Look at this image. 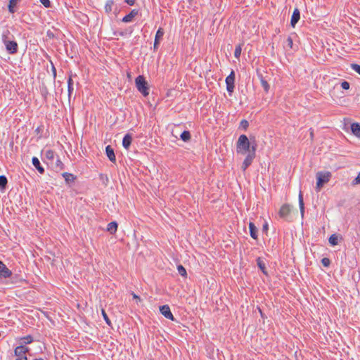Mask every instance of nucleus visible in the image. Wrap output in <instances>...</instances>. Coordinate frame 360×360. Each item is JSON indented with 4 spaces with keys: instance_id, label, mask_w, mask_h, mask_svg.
Listing matches in <instances>:
<instances>
[{
    "instance_id": "43",
    "label": "nucleus",
    "mask_w": 360,
    "mask_h": 360,
    "mask_svg": "<svg viewBox=\"0 0 360 360\" xmlns=\"http://www.w3.org/2000/svg\"><path fill=\"white\" fill-rule=\"evenodd\" d=\"M68 86H73L72 79V77L70 76L68 81Z\"/></svg>"
},
{
    "instance_id": "27",
    "label": "nucleus",
    "mask_w": 360,
    "mask_h": 360,
    "mask_svg": "<svg viewBox=\"0 0 360 360\" xmlns=\"http://www.w3.org/2000/svg\"><path fill=\"white\" fill-rule=\"evenodd\" d=\"M101 314H102V316H103V319H104V320H105V323H106L108 326H111V324H112V323H111V321H110V319L108 318V315H107V314H106L105 311L103 309H101Z\"/></svg>"
},
{
    "instance_id": "45",
    "label": "nucleus",
    "mask_w": 360,
    "mask_h": 360,
    "mask_svg": "<svg viewBox=\"0 0 360 360\" xmlns=\"http://www.w3.org/2000/svg\"><path fill=\"white\" fill-rule=\"evenodd\" d=\"M108 225H117L116 221H111Z\"/></svg>"
},
{
    "instance_id": "40",
    "label": "nucleus",
    "mask_w": 360,
    "mask_h": 360,
    "mask_svg": "<svg viewBox=\"0 0 360 360\" xmlns=\"http://www.w3.org/2000/svg\"><path fill=\"white\" fill-rule=\"evenodd\" d=\"M132 296H133V298L134 300H136L137 302L141 301L140 297L138 296L137 295H136L135 293H132Z\"/></svg>"
},
{
    "instance_id": "6",
    "label": "nucleus",
    "mask_w": 360,
    "mask_h": 360,
    "mask_svg": "<svg viewBox=\"0 0 360 360\" xmlns=\"http://www.w3.org/2000/svg\"><path fill=\"white\" fill-rule=\"evenodd\" d=\"M4 44H5V46H6V49L7 51L9 53L13 54V53H15L17 52V51H18V44H17L16 41L5 40L4 41Z\"/></svg>"
},
{
    "instance_id": "3",
    "label": "nucleus",
    "mask_w": 360,
    "mask_h": 360,
    "mask_svg": "<svg viewBox=\"0 0 360 360\" xmlns=\"http://www.w3.org/2000/svg\"><path fill=\"white\" fill-rule=\"evenodd\" d=\"M316 190L317 191H319L321 188L323 187V186L328 183L331 176L332 174L330 172L328 171H324V172H318L316 173Z\"/></svg>"
},
{
    "instance_id": "28",
    "label": "nucleus",
    "mask_w": 360,
    "mask_h": 360,
    "mask_svg": "<svg viewBox=\"0 0 360 360\" xmlns=\"http://www.w3.org/2000/svg\"><path fill=\"white\" fill-rule=\"evenodd\" d=\"M242 51V47L240 44H238L236 46L235 51H234V56L237 58H238L241 54Z\"/></svg>"
},
{
    "instance_id": "24",
    "label": "nucleus",
    "mask_w": 360,
    "mask_h": 360,
    "mask_svg": "<svg viewBox=\"0 0 360 360\" xmlns=\"http://www.w3.org/2000/svg\"><path fill=\"white\" fill-rule=\"evenodd\" d=\"M18 0H10L8 4V11L10 13H13L15 12L14 6L16 5Z\"/></svg>"
},
{
    "instance_id": "5",
    "label": "nucleus",
    "mask_w": 360,
    "mask_h": 360,
    "mask_svg": "<svg viewBox=\"0 0 360 360\" xmlns=\"http://www.w3.org/2000/svg\"><path fill=\"white\" fill-rule=\"evenodd\" d=\"M291 207L288 204L283 205L278 212L281 218L288 219L291 213Z\"/></svg>"
},
{
    "instance_id": "34",
    "label": "nucleus",
    "mask_w": 360,
    "mask_h": 360,
    "mask_svg": "<svg viewBox=\"0 0 360 360\" xmlns=\"http://www.w3.org/2000/svg\"><path fill=\"white\" fill-rule=\"evenodd\" d=\"M56 169H62L63 168V164L60 160L58 159L56 162Z\"/></svg>"
},
{
    "instance_id": "36",
    "label": "nucleus",
    "mask_w": 360,
    "mask_h": 360,
    "mask_svg": "<svg viewBox=\"0 0 360 360\" xmlns=\"http://www.w3.org/2000/svg\"><path fill=\"white\" fill-rule=\"evenodd\" d=\"M40 2L44 5V7L49 8L51 6L49 0H39Z\"/></svg>"
},
{
    "instance_id": "7",
    "label": "nucleus",
    "mask_w": 360,
    "mask_h": 360,
    "mask_svg": "<svg viewBox=\"0 0 360 360\" xmlns=\"http://www.w3.org/2000/svg\"><path fill=\"white\" fill-rule=\"evenodd\" d=\"M160 313L167 319L173 321L174 319L170 308L168 305H163L160 307Z\"/></svg>"
},
{
    "instance_id": "18",
    "label": "nucleus",
    "mask_w": 360,
    "mask_h": 360,
    "mask_svg": "<svg viewBox=\"0 0 360 360\" xmlns=\"http://www.w3.org/2000/svg\"><path fill=\"white\" fill-rule=\"evenodd\" d=\"M257 263L259 268L262 270V271L264 274H266L267 273L266 271V266H265V264H264V261L260 257H258L257 259Z\"/></svg>"
},
{
    "instance_id": "49",
    "label": "nucleus",
    "mask_w": 360,
    "mask_h": 360,
    "mask_svg": "<svg viewBox=\"0 0 360 360\" xmlns=\"http://www.w3.org/2000/svg\"><path fill=\"white\" fill-rule=\"evenodd\" d=\"M53 68V74H54V75H56V69L54 68Z\"/></svg>"
},
{
    "instance_id": "19",
    "label": "nucleus",
    "mask_w": 360,
    "mask_h": 360,
    "mask_svg": "<svg viewBox=\"0 0 360 360\" xmlns=\"http://www.w3.org/2000/svg\"><path fill=\"white\" fill-rule=\"evenodd\" d=\"M298 200H299V206H300V211H301V214H303V212H304V200H303L302 193L301 191H300L299 196H298Z\"/></svg>"
},
{
    "instance_id": "38",
    "label": "nucleus",
    "mask_w": 360,
    "mask_h": 360,
    "mask_svg": "<svg viewBox=\"0 0 360 360\" xmlns=\"http://www.w3.org/2000/svg\"><path fill=\"white\" fill-rule=\"evenodd\" d=\"M23 340H25V342L27 344L31 343L33 341L32 337L30 335L24 337Z\"/></svg>"
},
{
    "instance_id": "16",
    "label": "nucleus",
    "mask_w": 360,
    "mask_h": 360,
    "mask_svg": "<svg viewBox=\"0 0 360 360\" xmlns=\"http://www.w3.org/2000/svg\"><path fill=\"white\" fill-rule=\"evenodd\" d=\"M132 138L129 134H126L122 140V146L124 148L128 149L131 143Z\"/></svg>"
},
{
    "instance_id": "47",
    "label": "nucleus",
    "mask_w": 360,
    "mask_h": 360,
    "mask_svg": "<svg viewBox=\"0 0 360 360\" xmlns=\"http://www.w3.org/2000/svg\"><path fill=\"white\" fill-rule=\"evenodd\" d=\"M127 77H128L129 78H130V77H131L130 72H128V73H127Z\"/></svg>"
},
{
    "instance_id": "4",
    "label": "nucleus",
    "mask_w": 360,
    "mask_h": 360,
    "mask_svg": "<svg viewBox=\"0 0 360 360\" xmlns=\"http://www.w3.org/2000/svg\"><path fill=\"white\" fill-rule=\"evenodd\" d=\"M234 81H235V73L234 71L232 70L229 76L226 78V90L229 92V95H231L233 92L235 85H234Z\"/></svg>"
},
{
    "instance_id": "13",
    "label": "nucleus",
    "mask_w": 360,
    "mask_h": 360,
    "mask_svg": "<svg viewBox=\"0 0 360 360\" xmlns=\"http://www.w3.org/2000/svg\"><path fill=\"white\" fill-rule=\"evenodd\" d=\"M105 153H106L108 158H109V160L110 161H112L113 162H115V160H116L115 155L113 149L111 148L110 146H107L105 147Z\"/></svg>"
},
{
    "instance_id": "44",
    "label": "nucleus",
    "mask_w": 360,
    "mask_h": 360,
    "mask_svg": "<svg viewBox=\"0 0 360 360\" xmlns=\"http://www.w3.org/2000/svg\"><path fill=\"white\" fill-rule=\"evenodd\" d=\"M16 360H27L26 356H21L16 359Z\"/></svg>"
},
{
    "instance_id": "31",
    "label": "nucleus",
    "mask_w": 360,
    "mask_h": 360,
    "mask_svg": "<svg viewBox=\"0 0 360 360\" xmlns=\"http://www.w3.org/2000/svg\"><path fill=\"white\" fill-rule=\"evenodd\" d=\"M351 68L353 70L360 75V65L358 64H352Z\"/></svg>"
},
{
    "instance_id": "11",
    "label": "nucleus",
    "mask_w": 360,
    "mask_h": 360,
    "mask_svg": "<svg viewBox=\"0 0 360 360\" xmlns=\"http://www.w3.org/2000/svg\"><path fill=\"white\" fill-rule=\"evenodd\" d=\"M164 30L162 28L160 27L155 34V41H154V49H157L159 45V40L163 37Z\"/></svg>"
},
{
    "instance_id": "15",
    "label": "nucleus",
    "mask_w": 360,
    "mask_h": 360,
    "mask_svg": "<svg viewBox=\"0 0 360 360\" xmlns=\"http://www.w3.org/2000/svg\"><path fill=\"white\" fill-rule=\"evenodd\" d=\"M351 130L354 136L360 139V124L352 123L351 124Z\"/></svg>"
},
{
    "instance_id": "23",
    "label": "nucleus",
    "mask_w": 360,
    "mask_h": 360,
    "mask_svg": "<svg viewBox=\"0 0 360 360\" xmlns=\"http://www.w3.org/2000/svg\"><path fill=\"white\" fill-rule=\"evenodd\" d=\"M260 82H261V84H262V87L264 88L265 92L266 93L269 92L270 86L268 84V82L263 77H262L260 79Z\"/></svg>"
},
{
    "instance_id": "20",
    "label": "nucleus",
    "mask_w": 360,
    "mask_h": 360,
    "mask_svg": "<svg viewBox=\"0 0 360 360\" xmlns=\"http://www.w3.org/2000/svg\"><path fill=\"white\" fill-rule=\"evenodd\" d=\"M250 228V233L252 238H257V226H249Z\"/></svg>"
},
{
    "instance_id": "46",
    "label": "nucleus",
    "mask_w": 360,
    "mask_h": 360,
    "mask_svg": "<svg viewBox=\"0 0 360 360\" xmlns=\"http://www.w3.org/2000/svg\"><path fill=\"white\" fill-rule=\"evenodd\" d=\"M263 229H264V231L266 232L267 229H268V226H263Z\"/></svg>"
},
{
    "instance_id": "37",
    "label": "nucleus",
    "mask_w": 360,
    "mask_h": 360,
    "mask_svg": "<svg viewBox=\"0 0 360 360\" xmlns=\"http://www.w3.org/2000/svg\"><path fill=\"white\" fill-rule=\"evenodd\" d=\"M63 177H65L66 181H69L70 178H72V179H74L73 175L70 173L65 172L63 174Z\"/></svg>"
},
{
    "instance_id": "25",
    "label": "nucleus",
    "mask_w": 360,
    "mask_h": 360,
    "mask_svg": "<svg viewBox=\"0 0 360 360\" xmlns=\"http://www.w3.org/2000/svg\"><path fill=\"white\" fill-rule=\"evenodd\" d=\"M177 270H178L179 274L181 276H182L183 277L186 278L187 276L186 270V269L182 265H179L177 266Z\"/></svg>"
},
{
    "instance_id": "32",
    "label": "nucleus",
    "mask_w": 360,
    "mask_h": 360,
    "mask_svg": "<svg viewBox=\"0 0 360 360\" xmlns=\"http://www.w3.org/2000/svg\"><path fill=\"white\" fill-rule=\"evenodd\" d=\"M117 226H108L107 231L111 234H114L117 231Z\"/></svg>"
},
{
    "instance_id": "42",
    "label": "nucleus",
    "mask_w": 360,
    "mask_h": 360,
    "mask_svg": "<svg viewBox=\"0 0 360 360\" xmlns=\"http://www.w3.org/2000/svg\"><path fill=\"white\" fill-rule=\"evenodd\" d=\"M125 2L130 5V6H132L135 4V0H125Z\"/></svg>"
},
{
    "instance_id": "17",
    "label": "nucleus",
    "mask_w": 360,
    "mask_h": 360,
    "mask_svg": "<svg viewBox=\"0 0 360 360\" xmlns=\"http://www.w3.org/2000/svg\"><path fill=\"white\" fill-rule=\"evenodd\" d=\"M340 238L337 234L331 235L328 239L329 243L333 246L338 245Z\"/></svg>"
},
{
    "instance_id": "12",
    "label": "nucleus",
    "mask_w": 360,
    "mask_h": 360,
    "mask_svg": "<svg viewBox=\"0 0 360 360\" xmlns=\"http://www.w3.org/2000/svg\"><path fill=\"white\" fill-rule=\"evenodd\" d=\"M138 15V11L136 9H133L129 14L125 15L122 18V22H131L133 18Z\"/></svg>"
},
{
    "instance_id": "26",
    "label": "nucleus",
    "mask_w": 360,
    "mask_h": 360,
    "mask_svg": "<svg viewBox=\"0 0 360 360\" xmlns=\"http://www.w3.org/2000/svg\"><path fill=\"white\" fill-rule=\"evenodd\" d=\"M54 156H55V153L53 150H47L46 152H45V157L48 159V160H53V158H54Z\"/></svg>"
},
{
    "instance_id": "14",
    "label": "nucleus",
    "mask_w": 360,
    "mask_h": 360,
    "mask_svg": "<svg viewBox=\"0 0 360 360\" xmlns=\"http://www.w3.org/2000/svg\"><path fill=\"white\" fill-rule=\"evenodd\" d=\"M32 162L40 174H43L44 172V169L41 166L40 162L37 157L32 158Z\"/></svg>"
},
{
    "instance_id": "29",
    "label": "nucleus",
    "mask_w": 360,
    "mask_h": 360,
    "mask_svg": "<svg viewBox=\"0 0 360 360\" xmlns=\"http://www.w3.org/2000/svg\"><path fill=\"white\" fill-rule=\"evenodd\" d=\"M248 125H249V123L245 120H241V122L240 123V127H242L243 129H244L245 130L247 129V128L248 127Z\"/></svg>"
},
{
    "instance_id": "21",
    "label": "nucleus",
    "mask_w": 360,
    "mask_h": 360,
    "mask_svg": "<svg viewBox=\"0 0 360 360\" xmlns=\"http://www.w3.org/2000/svg\"><path fill=\"white\" fill-rule=\"evenodd\" d=\"M180 136L184 141H188L191 139V134L188 131H183Z\"/></svg>"
},
{
    "instance_id": "8",
    "label": "nucleus",
    "mask_w": 360,
    "mask_h": 360,
    "mask_svg": "<svg viewBox=\"0 0 360 360\" xmlns=\"http://www.w3.org/2000/svg\"><path fill=\"white\" fill-rule=\"evenodd\" d=\"M12 275L11 271L0 261V277L9 278Z\"/></svg>"
},
{
    "instance_id": "1",
    "label": "nucleus",
    "mask_w": 360,
    "mask_h": 360,
    "mask_svg": "<svg viewBox=\"0 0 360 360\" xmlns=\"http://www.w3.org/2000/svg\"><path fill=\"white\" fill-rule=\"evenodd\" d=\"M256 149L257 145H251L246 135L242 134L238 137L236 142V153L244 155L248 152L241 165V169L243 172L247 169L255 158Z\"/></svg>"
},
{
    "instance_id": "9",
    "label": "nucleus",
    "mask_w": 360,
    "mask_h": 360,
    "mask_svg": "<svg viewBox=\"0 0 360 360\" xmlns=\"http://www.w3.org/2000/svg\"><path fill=\"white\" fill-rule=\"evenodd\" d=\"M28 352V348L23 345H20L15 347L14 350V354L16 356H26L25 354Z\"/></svg>"
},
{
    "instance_id": "35",
    "label": "nucleus",
    "mask_w": 360,
    "mask_h": 360,
    "mask_svg": "<svg viewBox=\"0 0 360 360\" xmlns=\"http://www.w3.org/2000/svg\"><path fill=\"white\" fill-rule=\"evenodd\" d=\"M341 86L343 89L347 90L349 89V82L344 81L341 83Z\"/></svg>"
},
{
    "instance_id": "33",
    "label": "nucleus",
    "mask_w": 360,
    "mask_h": 360,
    "mask_svg": "<svg viewBox=\"0 0 360 360\" xmlns=\"http://www.w3.org/2000/svg\"><path fill=\"white\" fill-rule=\"evenodd\" d=\"M321 263L324 266H328L330 265V259L328 258H323L321 260Z\"/></svg>"
},
{
    "instance_id": "39",
    "label": "nucleus",
    "mask_w": 360,
    "mask_h": 360,
    "mask_svg": "<svg viewBox=\"0 0 360 360\" xmlns=\"http://www.w3.org/2000/svg\"><path fill=\"white\" fill-rule=\"evenodd\" d=\"M353 185H356L360 184V172L358 174L357 176L354 179L352 182Z\"/></svg>"
},
{
    "instance_id": "48",
    "label": "nucleus",
    "mask_w": 360,
    "mask_h": 360,
    "mask_svg": "<svg viewBox=\"0 0 360 360\" xmlns=\"http://www.w3.org/2000/svg\"><path fill=\"white\" fill-rule=\"evenodd\" d=\"M259 314L262 316V311L259 308Z\"/></svg>"
},
{
    "instance_id": "41",
    "label": "nucleus",
    "mask_w": 360,
    "mask_h": 360,
    "mask_svg": "<svg viewBox=\"0 0 360 360\" xmlns=\"http://www.w3.org/2000/svg\"><path fill=\"white\" fill-rule=\"evenodd\" d=\"M73 86H68V95L70 96L71 93L73 91Z\"/></svg>"
},
{
    "instance_id": "22",
    "label": "nucleus",
    "mask_w": 360,
    "mask_h": 360,
    "mask_svg": "<svg viewBox=\"0 0 360 360\" xmlns=\"http://www.w3.org/2000/svg\"><path fill=\"white\" fill-rule=\"evenodd\" d=\"M7 182H8V181L5 176H4V175L0 176V188L2 190L5 189Z\"/></svg>"
},
{
    "instance_id": "50",
    "label": "nucleus",
    "mask_w": 360,
    "mask_h": 360,
    "mask_svg": "<svg viewBox=\"0 0 360 360\" xmlns=\"http://www.w3.org/2000/svg\"><path fill=\"white\" fill-rule=\"evenodd\" d=\"M249 225H250V226H252V225H254V224H253V223H252V222H250V223H249Z\"/></svg>"
},
{
    "instance_id": "10",
    "label": "nucleus",
    "mask_w": 360,
    "mask_h": 360,
    "mask_svg": "<svg viewBox=\"0 0 360 360\" xmlns=\"http://www.w3.org/2000/svg\"><path fill=\"white\" fill-rule=\"evenodd\" d=\"M300 18V13L298 8H295L291 16L290 24L292 27H295L296 23Z\"/></svg>"
},
{
    "instance_id": "30",
    "label": "nucleus",
    "mask_w": 360,
    "mask_h": 360,
    "mask_svg": "<svg viewBox=\"0 0 360 360\" xmlns=\"http://www.w3.org/2000/svg\"><path fill=\"white\" fill-rule=\"evenodd\" d=\"M287 46L289 49H292L293 46V41L291 37H288L286 39Z\"/></svg>"
},
{
    "instance_id": "2",
    "label": "nucleus",
    "mask_w": 360,
    "mask_h": 360,
    "mask_svg": "<svg viewBox=\"0 0 360 360\" xmlns=\"http://www.w3.org/2000/svg\"><path fill=\"white\" fill-rule=\"evenodd\" d=\"M135 84L137 90L144 97H146L149 95V86L143 75H139L135 79Z\"/></svg>"
}]
</instances>
